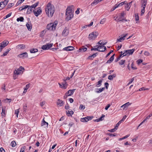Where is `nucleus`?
<instances>
[{
	"label": "nucleus",
	"mask_w": 152,
	"mask_h": 152,
	"mask_svg": "<svg viewBox=\"0 0 152 152\" xmlns=\"http://www.w3.org/2000/svg\"><path fill=\"white\" fill-rule=\"evenodd\" d=\"M19 112V109L16 110H15V113L16 114V115L17 117H18Z\"/></svg>",
	"instance_id": "nucleus-45"
},
{
	"label": "nucleus",
	"mask_w": 152,
	"mask_h": 152,
	"mask_svg": "<svg viewBox=\"0 0 152 152\" xmlns=\"http://www.w3.org/2000/svg\"><path fill=\"white\" fill-rule=\"evenodd\" d=\"M14 73H15V75H13V79H16L17 78V77H18L17 75H17L16 74V73H15V72H14Z\"/></svg>",
	"instance_id": "nucleus-61"
},
{
	"label": "nucleus",
	"mask_w": 152,
	"mask_h": 152,
	"mask_svg": "<svg viewBox=\"0 0 152 152\" xmlns=\"http://www.w3.org/2000/svg\"><path fill=\"white\" fill-rule=\"evenodd\" d=\"M39 3V2L38 1L31 6L29 5V7H30V8H31V9H32L33 8H35L36 7H37L38 6Z\"/></svg>",
	"instance_id": "nucleus-23"
},
{
	"label": "nucleus",
	"mask_w": 152,
	"mask_h": 152,
	"mask_svg": "<svg viewBox=\"0 0 152 152\" xmlns=\"http://www.w3.org/2000/svg\"><path fill=\"white\" fill-rule=\"evenodd\" d=\"M94 32L89 34L88 38L90 39H92L95 38H94Z\"/></svg>",
	"instance_id": "nucleus-24"
},
{
	"label": "nucleus",
	"mask_w": 152,
	"mask_h": 152,
	"mask_svg": "<svg viewBox=\"0 0 152 152\" xmlns=\"http://www.w3.org/2000/svg\"><path fill=\"white\" fill-rule=\"evenodd\" d=\"M87 50V48H80L79 49L78 51L79 52H81V51H83V52L86 51Z\"/></svg>",
	"instance_id": "nucleus-37"
},
{
	"label": "nucleus",
	"mask_w": 152,
	"mask_h": 152,
	"mask_svg": "<svg viewBox=\"0 0 152 152\" xmlns=\"http://www.w3.org/2000/svg\"><path fill=\"white\" fill-rule=\"evenodd\" d=\"M53 45V43H47L46 45H42L41 48L43 50L49 49Z\"/></svg>",
	"instance_id": "nucleus-7"
},
{
	"label": "nucleus",
	"mask_w": 152,
	"mask_h": 152,
	"mask_svg": "<svg viewBox=\"0 0 152 152\" xmlns=\"http://www.w3.org/2000/svg\"><path fill=\"white\" fill-rule=\"evenodd\" d=\"M144 54L146 56H149L150 55V53L147 51H145L144 53Z\"/></svg>",
	"instance_id": "nucleus-55"
},
{
	"label": "nucleus",
	"mask_w": 152,
	"mask_h": 152,
	"mask_svg": "<svg viewBox=\"0 0 152 152\" xmlns=\"http://www.w3.org/2000/svg\"><path fill=\"white\" fill-rule=\"evenodd\" d=\"M74 49V48L73 46H69L64 48V50L67 51H71L73 50Z\"/></svg>",
	"instance_id": "nucleus-16"
},
{
	"label": "nucleus",
	"mask_w": 152,
	"mask_h": 152,
	"mask_svg": "<svg viewBox=\"0 0 152 152\" xmlns=\"http://www.w3.org/2000/svg\"><path fill=\"white\" fill-rule=\"evenodd\" d=\"M85 108V106L84 105H83L82 104H80V107L79 109L80 110H84Z\"/></svg>",
	"instance_id": "nucleus-50"
},
{
	"label": "nucleus",
	"mask_w": 152,
	"mask_h": 152,
	"mask_svg": "<svg viewBox=\"0 0 152 152\" xmlns=\"http://www.w3.org/2000/svg\"><path fill=\"white\" fill-rule=\"evenodd\" d=\"M26 148V147L25 146L21 148L20 152H24V150H25Z\"/></svg>",
	"instance_id": "nucleus-54"
},
{
	"label": "nucleus",
	"mask_w": 152,
	"mask_h": 152,
	"mask_svg": "<svg viewBox=\"0 0 152 152\" xmlns=\"http://www.w3.org/2000/svg\"><path fill=\"white\" fill-rule=\"evenodd\" d=\"M58 24V21H55L53 23H50L48 24L47 26V29L48 30L53 31L56 29V27Z\"/></svg>",
	"instance_id": "nucleus-3"
},
{
	"label": "nucleus",
	"mask_w": 152,
	"mask_h": 152,
	"mask_svg": "<svg viewBox=\"0 0 152 152\" xmlns=\"http://www.w3.org/2000/svg\"><path fill=\"white\" fill-rule=\"evenodd\" d=\"M115 54H113L110 58V59L107 61L106 63H111L114 60V57Z\"/></svg>",
	"instance_id": "nucleus-20"
},
{
	"label": "nucleus",
	"mask_w": 152,
	"mask_h": 152,
	"mask_svg": "<svg viewBox=\"0 0 152 152\" xmlns=\"http://www.w3.org/2000/svg\"><path fill=\"white\" fill-rule=\"evenodd\" d=\"M94 118V116H87L85 117V118L86 119V120L87 121V122L88 121H90L92 119Z\"/></svg>",
	"instance_id": "nucleus-38"
},
{
	"label": "nucleus",
	"mask_w": 152,
	"mask_h": 152,
	"mask_svg": "<svg viewBox=\"0 0 152 152\" xmlns=\"http://www.w3.org/2000/svg\"><path fill=\"white\" fill-rule=\"evenodd\" d=\"M114 18L115 20L117 21H122L123 22L124 20V13L122 12L120 15L116 17L115 16L114 17Z\"/></svg>",
	"instance_id": "nucleus-6"
},
{
	"label": "nucleus",
	"mask_w": 152,
	"mask_h": 152,
	"mask_svg": "<svg viewBox=\"0 0 152 152\" xmlns=\"http://www.w3.org/2000/svg\"><path fill=\"white\" fill-rule=\"evenodd\" d=\"M147 1H145L144 0H142L141 3L142 4V7H146L147 4Z\"/></svg>",
	"instance_id": "nucleus-29"
},
{
	"label": "nucleus",
	"mask_w": 152,
	"mask_h": 152,
	"mask_svg": "<svg viewBox=\"0 0 152 152\" xmlns=\"http://www.w3.org/2000/svg\"><path fill=\"white\" fill-rule=\"evenodd\" d=\"M135 49H133L132 50H128L124 51V56H129L132 54Z\"/></svg>",
	"instance_id": "nucleus-5"
},
{
	"label": "nucleus",
	"mask_w": 152,
	"mask_h": 152,
	"mask_svg": "<svg viewBox=\"0 0 152 152\" xmlns=\"http://www.w3.org/2000/svg\"><path fill=\"white\" fill-rule=\"evenodd\" d=\"M10 50V49L8 48L4 52L3 55H1L2 56H4L7 55L9 51Z\"/></svg>",
	"instance_id": "nucleus-28"
},
{
	"label": "nucleus",
	"mask_w": 152,
	"mask_h": 152,
	"mask_svg": "<svg viewBox=\"0 0 152 152\" xmlns=\"http://www.w3.org/2000/svg\"><path fill=\"white\" fill-rule=\"evenodd\" d=\"M11 144V146L13 147H15L16 145V143L15 141L12 142Z\"/></svg>",
	"instance_id": "nucleus-44"
},
{
	"label": "nucleus",
	"mask_w": 152,
	"mask_h": 152,
	"mask_svg": "<svg viewBox=\"0 0 152 152\" xmlns=\"http://www.w3.org/2000/svg\"><path fill=\"white\" fill-rule=\"evenodd\" d=\"M116 76V74H114L112 75H109L108 77V79L110 80H112L113 78L115 77Z\"/></svg>",
	"instance_id": "nucleus-27"
},
{
	"label": "nucleus",
	"mask_w": 152,
	"mask_h": 152,
	"mask_svg": "<svg viewBox=\"0 0 152 152\" xmlns=\"http://www.w3.org/2000/svg\"><path fill=\"white\" fill-rule=\"evenodd\" d=\"M64 104V102L63 101L60 100V99H58L57 102V104L58 105H59L60 107L62 106Z\"/></svg>",
	"instance_id": "nucleus-19"
},
{
	"label": "nucleus",
	"mask_w": 152,
	"mask_h": 152,
	"mask_svg": "<svg viewBox=\"0 0 152 152\" xmlns=\"http://www.w3.org/2000/svg\"><path fill=\"white\" fill-rule=\"evenodd\" d=\"M45 10L47 15L49 17H52L54 12L55 8L51 3L49 2Z\"/></svg>",
	"instance_id": "nucleus-1"
},
{
	"label": "nucleus",
	"mask_w": 152,
	"mask_h": 152,
	"mask_svg": "<svg viewBox=\"0 0 152 152\" xmlns=\"http://www.w3.org/2000/svg\"><path fill=\"white\" fill-rule=\"evenodd\" d=\"M124 121V117L122 119L120 120L118 123L116 124L115 127L116 129H117L118 128V126L122 122Z\"/></svg>",
	"instance_id": "nucleus-33"
},
{
	"label": "nucleus",
	"mask_w": 152,
	"mask_h": 152,
	"mask_svg": "<svg viewBox=\"0 0 152 152\" xmlns=\"http://www.w3.org/2000/svg\"><path fill=\"white\" fill-rule=\"evenodd\" d=\"M12 101V99H7V98L5 99H4V101L5 102H7L8 101L9 102H10Z\"/></svg>",
	"instance_id": "nucleus-46"
},
{
	"label": "nucleus",
	"mask_w": 152,
	"mask_h": 152,
	"mask_svg": "<svg viewBox=\"0 0 152 152\" xmlns=\"http://www.w3.org/2000/svg\"><path fill=\"white\" fill-rule=\"evenodd\" d=\"M113 50H111L110 51V52L108 53L106 55V58H107V57L108 56H109L110 54L112 53L113 52Z\"/></svg>",
	"instance_id": "nucleus-62"
},
{
	"label": "nucleus",
	"mask_w": 152,
	"mask_h": 152,
	"mask_svg": "<svg viewBox=\"0 0 152 152\" xmlns=\"http://www.w3.org/2000/svg\"><path fill=\"white\" fill-rule=\"evenodd\" d=\"M98 53H94L92 55H91V56H88V59H91V58L92 57H93V58H94L97 55H98Z\"/></svg>",
	"instance_id": "nucleus-35"
},
{
	"label": "nucleus",
	"mask_w": 152,
	"mask_h": 152,
	"mask_svg": "<svg viewBox=\"0 0 152 152\" xmlns=\"http://www.w3.org/2000/svg\"><path fill=\"white\" fill-rule=\"evenodd\" d=\"M95 47H97V48H92L91 49V51L97 50L100 52H104L106 50V47L104 46L96 45Z\"/></svg>",
	"instance_id": "nucleus-4"
},
{
	"label": "nucleus",
	"mask_w": 152,
	"mask_h": 152,
	"mask_svg": "<svg viewBox=\"0 0 152 152\" xmlns=\"http://www.w3.org/2000/svg\"><path fill=\"white\" fill-rule=\"evenodd\" d=\"M38 50L37 49L33 48L30 50V52L31 53H34L38 52Z\"/></svg>",
	"instance_id": "nucleus-36"
},
{
	"label": "nucleus",
	"mask_w": 152,
	"mask_h": 152,
	"mask_svg": "<svg viewBox=\"0 0 152 152\" xmlns=\"http://www.w3.org/2000/svg\"><path fill=\"white\" fill-rule=\"evenodd\" d=\"M24 70V68L22 66H20L19 68L17 69V70H16L15 72L17 75H20L21 74L22 72Z\"/></svg>",
	"instance_id": "nucleus-12"
},
{
	"label": "nucleus",
	"mask_w": 152,
	"mask_h": 152,
	"mask_svg": "<svg viewBox=\"0 0 152 152\" xmlns=\"http://www.w3.org/2000/svg\"><path fill=\"white\" fill-rule=\"evenodd\" d=\"M86 119V118H85V117L82 118L80 119V121L83 122H87Z\"/></svg>",
	"instance_id": "nucleus-48"
},
{
	"label": "nucleus",
	"mask_w": 152,
	"mask_h": 152,
	"mask_svg": "<svg viewBox=\"0 0 152 152\" xmlns=\"http://www.w3.org/2000/svg\"><path fill=\"white\" fill-rule=\"evenodd\" d=\"M0 151L1 152H5V151L3 148L1 147L0 148Z\"/></svg>",
	"instance_id": "nucleus-64"
},
{
	"label": "nucleus",
	"mask_w": 152,
	"mask_h": 152,
	"mask_svg": "<svg viewBox=\"0 0 152 152\" xmlns=\"http://www.w3.org/2000/svg\"><path fill=\"white\" fill-rule=\"evenodd\" d=\"M58 84L60 86V87L64 89H66L67 86V84L65 81H64V82L61 84L58 83Z\"/></svg>",
	"instance_id": "nucleus-11"
},
{
	"label": "nucleus",
	"mask_w": 152,
	"mask_h": 152,
	"mask_svg": "<svg viewBox=\"0 0 152 152\" xmlns=\"http://www.w3.org/2000/svg\"><path fill=\"white\" fill-rule=\"evenodd\" d=\"M19 57L22 58H25L28 57V53L27 52H24L18 55Z\"/></svg>",
	"instance_id": "nucleus-14"
},
{
	"label": "nucleus",
	"mask_w": 152,
	"mask_h": 152,
	"mask_svg": "<svg viewBox=\"0 0 152 152\" xmlns=\"http://www.w3.org/2000/svg\"><path fill=\"white\" fill-rule=\"evenodd\" d=\"M132 1H131L129 3H127L126 2V1H124V5L125 6V9L127 10L128 11L132 5Z\"/></svg>",
	"instance_id": "nucleus-9"
},
{
	"label": "nucleus",
	"mask_w": 152,
	"mask_h": 152,
	"mask_svg": "<svg viewBox=\"0 0 152 152\" xmlns=\"http://www.w3.org/2000/svg\"><path fill=\"white\" fill-rule=\"evenodd\" d=\"M26 25L28 30L31 31L32 28V26L31 24H29L28 23H27Z\"/></svg>",
	"instance_id": "nucleus-25"
},
{
	"label": "nucleus",
	"mask_w": 152,
	"mask_h": 152,
	"mask_svg": "<svg viewBox=\"0 0 152 152\" xmlns=\"http://www.w3.org/2000/svg\"><path fill=\"white\" fill-rule=\"evenodd\" d=\"M73 7V5L68 6L66 10V20L67 21L71 20L73 17L74 11L72 10Z\"/></svg>",
	"instance_id": "nucleus-2"
},
{
	"label": "nucleus",
	"mask_w": 152,
	"mask_h": 152,
	"mask_svg": "<svg viewBox=\"0 0 152 152\" xmlns=\"http://www.w3.org/2000/svg\"><path fill=\"white\" fill-rule=\"evenodd\" d=\"M104 86L107 89L109 86V84L107 82H106L104 83Z\"/></svg>",
	"instance_id": "nucleus-60"
},
{
	"label": "nucleus",
	"mask_w": 152,
	"mask_h": 152,
	"mask_svg": "<svg viewBox=\"0 0 152 152\" xmlns=\"http://www.w3.org/2000/svg\"><path fill=\"white\" fill-rule=\"evenodd\" d=\"M99 61V60H95L93 62V64H97Z\"/></svg>",
	"instance_id": "nucleus-63"
},
{
	"label": "nucleus",
	"mask_w": 152,
	"mask_h": 152,
	"mask_svg": "<svg viewBox=\"0 0 152 152\" xmlns=\"http://www.w3.org/2000/svg\"><path fill=\"white\" fill-rule=\"evenodd\" d=\"M23 8V10L26 9L27 8H28L29 7V5H23L22 6Z\"/></svg>",
	"instance_id": "nucleus-52"
},
{
	"label": "nucleus",
	"mask_w": 152,
	"mask_h": 152,
	"mask_svg": "<svg viewBox=\"0 0 152 152\" xmlns=\"http://www.w3.org/2000/svg\"><path fill=\"white\" fill-rule=\"evenodd\" d=\"M9 0H5L4 1H1L2 3L3 4L4 7H5L7 4L9 2Z\"/></svg>",
	"instance_id": "nucleus-40"
},
{
	"label": "nucleus",
	"mask_w": 152,
	"mask_h": 152,
	"mask_svg": "<svg viewBox=\"0 0 152 152\" xmlns=\"http://www.w3.org/2000/svg\"><path fill=\"white\" fill-rule=\"evenodd\" d=\"M33 12L35 16L36 17H37L41 13L42 10L40 9V7H38L37 11L34 10Z\"/></svg>",
	"instance_id": "nucleus-10"
},
{
	"label": "nucleus",
	"mask_w": 152,
	"mask_h": 152,
	"mask_svg": "<svg viewBox=\"0 0 152 152\" xmlns=\"http://www.w3.org/2000/svg\"><path fill=\"white\" fill-rule=\"evenodd\" d=\"M124 4V2H122L121 3H119L118 4H115L116 6H117V7H119L120 6H121Z\"/></svg>",
	"instance_id": "nucleus-53"
},
{
	"label": "nucleus",
	"mask_w": 152,
	"mask_h": 152,
	"mask_svg": "<svg viewBox=\"0 0 152 152\" xmlns=\"http://www.w3.org/2000/svg\"><path fill=\"white\" fill-rule=\"evenodd\" d=\"M32 11V9L30 8V7H29L28 8L26 13L27 14H29Z\"/></svg>",
	"instance_id": "nucleus-43"
},
{
	"label": "nucleus",
	"mask_w": 152,
	"mask_h": 152,
	"mask_svg": "<svg viewBox=\"0 0 152 152\" xmlns=\"http://www.w3.org/2000/svg\"><path fill=\"white\" fill-rule=\"evenodd\" d=\"M105 89V88H96L95 90V92L97 93H99L103 91Z\"/></svg>",
	"instance_id": "nucleus-17"
},
{
	"label": "nucleus",
	"mask_w": 152,
	"mask_h": 152,
	"mask_svg": "<svg viewBox=\"0 0 152 152\" xmlns=\"http://www.w3.org/2000/svg\"><path fill=\"white\" fill-rule=\"evenodd\" d=\"M18 48H20V49H23L25 48V45H23V44H21V45H18L17 46Z\"/></svg>",
	"instance_id": "nucleus-34"
},
{
	"label": "nucleus",
	"mask_w": 152,
	"mask_h": 152,
	"mask_svg": "<svg viewBox=\"0 0 152 152\" xmlns=\"http://www.w3.org/2000/svg\"><path fill=\"white\" fill-rule=\"evenodd\" d=\"M134 17L135 18V20L137 21L139 20V17L138 14L137 13L135 14Z\"/></svg>",
	"instance_id": "nucleus-42"
},
{
	"label": "nucleus",
	"mask_w": 152,
	"mask_h": 152,
	"mask_svg": "<svg viewBox=\"0 0 152 152\" xmlns=\"http://www.w3.org/2000/svg\"><path fill=\"white\" fill-rule=\"evenodd\" d=\"M48 123L45 121H44V122H42V126H44L45 127H48Z\"/></svg>",
	"instance_id": "nucleus-32"
},
{
	"label": "nucleus",
	"mask_w": 152,
	"mask_h": 152,
	"mask_svg": "<svg viewBox=\"0 0 152 152\" xmlns=\"http://www.w3.org/2000/svg\"><path fill=\"white\" fill-rule=\"evenodd\" d=\"M102 1V0H95L91 3V5L92 6H94V5L97 4L98 3H99Z\"/></svg>",
	"instance_id": "nucleus-26"
},
{
	"label": "nucleus",
	"mask_w": 152,
	"mask_h": 152,
	"mask_svg": "<svg viewBox=\"0 0 152 152\" xmlns=\"http://www.w3.org/2000/svg\"><path fill=\"white\" fill-rule=\"evenodd\" d=\"M131 68L133 70L136 69H137V68L135 67H134V66L133 63L132 62L131 64Z\"/></svg>",
	"instance_id": "nucleus-51"
},
{
	"label": "nucleus",
	"mask_w": 152,
	"mask_h": 152,
	"mask_svg": "<svg viewBox=\"0 0 152 152\" xmlns=\"http://www.w3.org/2000/svg\"><path fill=\"white\" fill-rule=\"evenodd\" d=\"M131 103H130L129 102H127L126 103L124 104V109L128 108V107L131 104Z\"/></svg>",
	"instance_id": "nucleus-39"
},
{
	"label": "nucleus",
	"mask_w": 152,
	"mask_h": 152,
	"mask_svg": "<svg viewBox=\"0 0 152 152\" xmlns=\"http://www.w3.org/2000/svg\"><path fill=\"white\" fill-rule=\"evenodd\" d=\"M5 110L6 108L5 107H2V112L1 113V115L3 117L5 116Z\"/></svg>",
	"instance_id": "nucleus-30"
},
{
	"label": "nucleus",
	"mask_w": 152,
	"mask_h": 152,
	"mask_svg": "<svg viewBox=\"0 0 152 152\" xmlns=\"http://www.w3.org/2000/svg\"><path fill=\"white\" fill-rule=\"evenodd\" d=\"M9 43V42L7 41H4L1 43H0V48H1V49L3 48L4 47L6 46Z\"/></svg>",
	"instance_id": "nucleus-8"
},
{
	"label": "nucleus",
	"mask_w": 152,
	"mask_h": 152,
	"mask_svg": "<svg viewBox=\"0 0 152 152\" xmlns=\"http://www.w3.org/2000/svg\"><path fill=\"white\" fill-rule=\"evenodd\" d=\"M24 20V18L23 17H20L19 18H18L17 19V21L18 22L20 21V22H23Z\"/></svg>",
	"instance_id": "nucleus-41"
},
{
	"label": "nucleus",
	"mask_w": 152,
	"mask_h": 152,
	"mask_svg": "<svg viewBox=\"0 0 152 152\" xmlns=\"http://www.w3.org/2000/svg\"><path fill=\"white\" fill-rule=\"evenodd\" d=\"M119 37V38L117 39V42H121L122 40L124 39V35H121Z\"/></svg>",
	"instance_id": "nucleus-31"
},
{
	"label": "nucleus",
	"mask_w": 152,
	"mask_h": 152,
	"mask_svg": "<svg viewBox=\"0 0 152 152\" xmlns=\"http://www.w3.org/2000/svg\"><path fill=\"white\" fill-rule=\"evenodd\" d=\"M67 115L68 116H69L70 115L72 116L74 113L71 110H68L66 111Z\"/></svg>",
	"instance_id": "nucleus-22"
},
{
	"label": "nucleus",
	"mask_w": 152,
	"mask_h": 152,
	"mask_svg": "<svg viewBox=\"0 0 152 152\" xmlns=\"http://www.w3.org/2000/svg\"><path fill=\"white\" fill-rule=\"evenodd\" d=\"M68 33L69 30L68 29H67L66 27H65L62 32V35L66 37L68 35Z\"/></svg>",
	"instance_id": "nucleus-13"
},
{
	"label": "nucleus",
	"mask_w": 152,
	"mask_h": 152,
	"mask_svg": "<svg viewBox=\"0 0 152 152\" xmlns=\"http://www.w3.org/2000/svg\"><path fill=\"white\" fill-rule=\"evenodd\" d=\"M14 5V4L13 3H10L8 5V6H7V8H10L11 7L13 6Z\"/></svg>",
	"instance_id": "nucleus-57"
},
{
	"label": "nucleus",
	"mask_w": 152,
	"mask_h": 152,
	"mask_svg": "<svg viewBox=\"0 0 152 152\" xmlns=\"http://www.w3.org/2000/svg\"><path fill=\"white\" fill-rule=\"evenodd\" d=\"M105 116V115L103 114L102 115V116L99 118L94 120V122H98L99 121H101L103 120V118Z\"/></svg>",
	"instance_id": "nucleus-21"
},
{
	"label": "nucleus",
	"mask_w": 152,
	"mask_h": 152,
	"mask_svg": "<svg viewBox=\"0 0 152 152\" xmlns=\"http://www.w3.org/2000/svg\"><path fill=\"white\" fill-rule=\"evenodd\" d=\"M103 80V79H102L99 81L97 83H96V87H100L102 85V80Z\"/></svg>",
	"instance_id": "nucleus-18"
},
{
	"label": "nucleus",
	"mask_w": 152,
	"mask_h": 152,
	"mask_svg": "<svg viewBox=\"0 0 152 152\" xmlns=\"http://www.w3.org/2000/svg\"><path fill=\"white\" fill-rule=\"evenodd\" d=\"M143 8L141 10V15H142L144 13V12H145V7H142Z\"/></svg>",
	"instance_id": "nucleus-47"
},
{
	"label": "nucleus",
	"mask_w": 152,
	"mask_h": 152,
	"mask_svg": "<svg viewBox=\"0 0 152 152\" xmlns=\"http://www.w3.org/2000/svg\"><path fill=\"white\" fill-rule=\"evenodd\" d=\"M143 61V60L142 59H138L137 61V64L139 65L141 63H142Z\"/></svg>",
	"instance_id": "nucleus-49"
},
{
	"label": "nucleus",
	"mask_w": 152,
	"mask_h": 152,
	"mask_svg": "<svg viewBox=\"0 0 152 152\" xmlns=\"http://www.w3.org/2000/svg\"><path fill=\"white\" fill-rule=\"evenodd\" d=\"M117 8V6L115 5L113 6V7L111 9V11H114L115 9Z\"/></svg>",
	"instance_id": "nucleus-58"
},
{
	"label": "nucleus",
	"mask_w": 152,
	"mask_h": 152,
	"mask_svg": "<svg viewBox=\"0 0 152 152\" xmlns=\"http://www.w3.org/2000/svg\"><path fill=\"white\" fill-rule=\"evenodd\" d=\"M134 77L132 78V79H131L130 80V81L128 83V84L127 85V86L129 85L131 83H132L133 82V81H134Z\"/></svg>",
	"instance_id": "nucleus-59"
},
{
	"label": "nucleus",
	"mask_w": 152,
	"mask_h": 152,
	"mask_svg": "<svg viewBox=\"0 0 152 152\" xmlns=\"http://www.w3.org/2000/svg\"><path fill=\"white\" fill-rule=\"evenodd\" d=\"M106 21V19L105 18H103V19H102L100 22V23L101 24H103L104 23V22Z\"/></svg>",
	"instance_id": "nucleus-56"
},
{
	"label": "nucleus",
	"mask_w": 152,
	"mask_h": 152,
	"mask_svg": "<svg viewBox=\"0 0 152 152\" xmlns=\"http://www.w3.org/2000/svg\"><path fill=\"white\" fill-rule=\"evenodd\" d=\"M75 90L76 89H75L72 90H69L66 93V94L69 96H71L73 94Z\"/></svg>",
	"instance_id": "nucleus-15"
}]
</instances>
